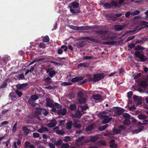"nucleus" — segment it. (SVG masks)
I'll return each mask as SVG.
<instances>
[{
	"label": "nucleus",
	"mask_w": 148,
	"mask_h": 148,
	"mask_svg": "<svg viewBox=\"0 0 148 148\" xmlns=\"http://www.w3.org/2000/svg\"><path fill=\"white\" fill-rule=\"evenodd\" d=\"M71 5L68 6L70 8V12L72 14H76L79 13L81 12V11L79 9L76 10L74 9V8H77L79 6V4L75 1L72 2L71 3Z\"/></svg>",
	"instance_id": "1"
},
{
	"label": "nucleus",
	"mask_w": 148,
	"mask_h": 148,
	"mask_svg": "<svg viewBox=\"0 0 148 148\" xmlns=\"http://www.w3.org/2000/svg\"><path fill=\"white\" fill-rule=\"evenodd\" d=\"M105 75L103 73H98L94 74L93 77L88 78V80L90 81L95 82L103 79Z\"/></svg>",
	"instance_id": "2"
},
{
	"label": "nucleus",
	"mask_w": 148,
	"mask_h": 148,
	"mask_svg": "<svg viewBox=\"0 0 148 148\" xmlns=\"http://www.w3.org/2000/svg\"><path fill=\"white\" fill-rule=\"evenodd\" d=\"M52 108L51 111L52 112L56 113L58 115L61 114L62 115H65L66 113L67 110L65 108H63L62 109H60L57 111L54 105L52 107H50Z\"/></svg>",
	"instance_id": "3"
},
{
	"label": "nucleus",
	"mask_w": 148,
	"mask_h": 148,
	"mask_svg": "<svg viewBox=\"0 0 148 148\" xmlns=\"http://www.w3.org/2000/svg\"><path fill=\"white\" fill-rule=\"evenodd\" d=\"M118 6V3L117 2L112 1L111 3H106L104 4L103 7L105 9H110L113 7V6L116 7Z\"/></svg>",
	"instance_id": "4"
},
{
	"label": "nucleus",
	"mask_w": 148,
	"mask_h": 148,
	"mask_svg": "<svg viewBox=\"0 0 148 148\" xmlns=\"http://www.w3.org/2000/svg\"><path fill=\"white\" fill-rule=\"evenodd\" d=\"M135 55L136 57L139 58L142 62H144L147 60V57L143 53H140L139 51H135Z\"/></svg>",
	"instance_id": "5"
},
{
	"label": "nucleus",
	"mask_w": 148,
	"mask_h": 148,
	"mask_svg": "<svg viewBox=\"0 0 148 148\" xmlns=\"http://www.w3.org/2000/svg\"><path fill=\"white\" fill-rule=\"evenodd\" d=\"M46 72L47 73H48L49 76L51 78H52L55 76L57 73L55 70H53L52 68L47 69Z\"/></svg>",
	"instance_id": "6"
},
{
	"label": "nucleus",
	"mask_w": 148,
	"mask_h": 148,
	"mask_svg": "<svg viewBox=\"0 0 148 148\" xmlns=\"http://www.w3.org/2000/svg\"><path fill=\"white\" fill-rule=\"evenodd\" d=\"M10 60V56H5L3 60H1L0 62V64L3 65H6L7 62Z\"/></svg>",
	"instance_id": "7"
},
{
	"label": "nucleus",
	"mask_w": 148,
	"mask_h": 148,
	"mask_svg": "<svg viewBox=\"0 0 148 148\" xmlns=\"http://www.w3.org/2000/svg\"><path fill=\"white\" fill-rule=\"evenodd\" d=\"M102 118L103 119L102 122L104 124L108 123L112 119L111 118H109L107 116H102Z\"/></svg>",
	"instance_id": "8"
},
{
	"label": "nucleus",
	"mask_w": 148,
	"mask_h": 148,
	"mask_svg": "<svg viewBox=\"0 0 148 148\" xmlns=\"http://www.w3.org/2000/svg\"><path fill=\"white\" fill-rule=\"evenodd\" d=\"M46 105L49 107H52L53 104V101L49 98H46Z\"/></svg>",
	"instance_id": "9"
},
{
	"label": "nucleus",
	"mask_w": 148,
	"mask_h": 148,
	"mask_svg": "<svg viewBox=\"0 0 148 148\" xmlns=\"http://www.w3.org/2000/svg\"><path fill=\"white\" fill-rule=\"evenodd\" d=\"M76 47L77 48L83 47L86 45V43L85 41L79 42H77L76 44Z\"/></svg>",
	"instance_id": "10"
},
{
	"label": "nucleus",
	"mask_w": 148,
	"mask_h": 148,
	"mask_svg": "<svg viewBox=\"0 0 148 148\" xmlns=\"http://www.w3.org/2000/svg\"><path fill=\"white\" fill-rule=\"evenodd\" d=\"M138 85L143 88H145L148 86V84L146 80H143L138 83Z\"/></svg>",
	"instance_id": "11"
},
{
	"label": "nucleus",
	"mask_w": 148,
	"mask_h": 148,
	"mask_svg": "<svg viewBox=\"0 0 148 148\" xmlns=\"http://www.w3.org/2000/svg\"><path fill=\"white\" fill-rule=\"evenodd\" d=\"M95 33L97 35L103 36H105L107 33L106 31L103 30H98L95 31Z\"/></svg>",
	"instance_id": "12"
},
{
	"label": "nucleus",
	"mask_w": 148,
	"mask_h": 148,
	"mask_svg": "<svg viewBox=\"0 0 148 148\" xmlns=\"http://www.w3.org/2000/svg\"><path fill=\"white\" fill-rule=\"evenodd\" d=\"M114 28L116 31H119L124 29L125 26L119 25H114Z\"/></svg>",
	"instance_id": "13"
},
{
	"label": "nucleus",
	"mask_w": 148,
	"mask_h": 148,
	"mask_svg": "<svg viewBox=\"0 0 148 148\" xmlns=\"http://www.w3.org/2000/svg\"><path fill=\"white\" fill-rule=\"evenodd\" d=\"M57 124V122L55 119L50 121V123L47 125V126L49 127H55Z\"/></svg>",
	"instance_id": "14"
},
{
	"label": "nucleus",
	"mask_w": 148,
	"mask_h": 148,
	"mask_svg": "<svg viewBox=\"0 0 148 148\" xmlns=\"http://www.w3.org/2000/svg\"><path fill=\"white\" fill-rule=\"evenodd\" d=\"M80 39L81 40H83L84 39H87L92 41V42L97 43L98 42V40L96 39H94L91 38L90 37L87 36L85 37H82Z\"/></svg>",
	"instance_id": "15"
},
{
	"label": "nucleus",
	"mask_w": 148,
	"mask_h": 148,
	"mask_svg": "<svg viewBox=\"0 0 148 148\" xmlns=\"http://www.w3.org/2000/svg\"><path fill=\"white\" fill-rule=\"evenodd\" d=\"M28 85V84L27 83L21 84H19L16 86V88L18 90H20L23 89L26 87Z\"/></svg>",
	"instance_id": "16"
},
{
	"label": "nucleus",
	"mask_w": 148,
	"mask_h": 148,
	"mask_svg": "<svg viewBox=\"0 0 148 148\" xmlns=\"http://www.w3.org/2000/svg\"><path fill=\"white\" fill-rule=\"evenodd\" d=\"M116 108L115 113L119 115H121L124 111V109L121 108L116 107Z\"/></svg>",
	"instance_id": "17"
},
{
	"label": "nucleus",
	"mask_w": 148,
	"mask_h": 148,
	"mask_svg": "<svg viewBox=\"0 0 148 148\" xmlns=\"http://www.w3.org/2000/svg\"><path fill=\"white\" fill-rule=\"evenodd\" d=\"M92 28L90 26H82L78 27L77 30H87Z\"/></svg>",
	"instance_id": "18"
},
{
	"label": "nucleus",
	"mask_w": 148,
	"mask_h": 148,
	"mask_svg": "<svg viewBox=\"0 0 148 148\" xmlns=\"http://www.w3.org/2000/svg\"><path fill=\"white\" fill-rule=\"evenodd\" d=\"M42 108H36V111L34 112V114L35 116H38L39 115L41 114V111H42Z\"/></svg>",
	"instance_id": "19"
},
{
	"label": "nucleus",
	"mask_w": 148,
	"mask_h": 148,
	"mask_svg": "<svg viewBox=\"0 0 148 148\" xmlns=\"http://www.w3.org/2000/svg\"><path fill=\"white\" fill-rule=\"evenodd\" d=\"M84 79V77H75L73 78L71 81L73 82H78Z\"/></svg>",
	"instance_id": "20"
},
{
	"label": "nucleus",
	"mask_w": 148,
	"mask_h": 148,
	"mask_svg": "<svg viewBox=\"0 0 148 148\" xmlns=\"http://www.w3.org/2000/svg\"><path fill=\"white\" fill-rule=\"evenodd\" d=\"M21 145V141L19 139H18L17 142H14L13 143V147L14 148H20L19 146Z\"/></svg>",
	"instance_id": "21"
},
{
	"label": "nucleus",
	"mask_w": 148,
	"mask_h": 148,
	"mask_svg": "<svg viewBox=\"0 0 148 148\" xmlns=\"http://www.w3.org/2000/svg\"><path fill=\"white\" fill-rule=\"evenodd\" d=\"M49 130L48 128L45 127H42L38 130L37 131L38 132L42 133L44 132H48Z\"/></svg>",
	"instance_id": "22"
},
{
	"label": "nucleus",
	"mask_w": 148,
	"mask_h": 148,
	"mask_svg": "<svg viewBox=\"0 0 148 148\" xmlns=\"http://www.w3.org/2000/svg\"><path fill=\"white\" fill-rule=\"evenodd\" d=\"M22 130L24 131V133L25 135L27 136L29 134L30 130L25 126H24L22 127Z\"/></svg>",
	"instance_id": "23"
},
{
	"label": "nucleus",
	"mask_w": 148,
	"mask_h": 148,
	"mask_svg": "<svg viewBox=\"0 0 148 148\" xmlns=\"http://www.w3.org/2000/svg\"><path fill=\"white\" fill-rule=\"evenodd\" d=\"M117 42L116 41H104L103 42V44L106 45H115L117 44Z\"/></svg>",
	"instance_id": "24"
},
{
	"label": "nucleus",
	"mask_w": 148,
	"mask_h": 148,
	"mask_svg": "<svg viewBox=\"0 0 148 148\" xmlns=\"http://www.w3.org/2000/svg\"><path fill=\"white\" fill-rule=\"evenodd\" d=\"M78 101L79 103L82 104L83 103H85L86 102V99L85 97H84L80 98H79Z\"/></svg>",
	"instance_id": "25"
},
{
	"label": "nucleus",
	"mask_w": 148,
	"mask_h": 148,
	"mask_svg": "<svg viewBox=\"0 0 148 148\" xmlns=\"http://www.w3.org/2000/svg\"><path fill=\"white\" fill-rule=\"evenodd\" d=\"M66 129L68 130H70L72 126L73 125L72 122L71 121H68L66 124Z\"/></svg>",
	"instance_id": "26"
},
{
	"label": "nucleus",
	"mask_w": 148,
	"mask_h": 148,
	"mask_svg": "<svg viewBox=\"0 0 148 148\" xmlns=\"http://www.w3.org/2000/svg\"><path fill=\"white\" fill-rule=\"evenodd\" d=\"M92 98L94 99L97 100H99L101 99V95L99 94L93 95Z\"/></svg>",
	"instance_id": "27"
},
{
	"label": "nucleus",
	"mask_w": 148,
	"mask_h": 148,
	"mask_svg": "<svg viewBox=\"0 0 148 148\" xmlns=\"http://www.w3.org/2000/svg\"><path fill=\"white\" fill-rule=\"evenodd\" d=\"M15 77H16V79L18 80L23 79H25L24 74L23 73L18 74L16 75H15Z\"/></svg>",
	"instance_id": "28"
},
{
	"label": "nucleus",
	"mask_w": 148,
	"mask_h": 148,
	"mask_svg": "<svg viewBox=\"0 0 148 148\" xmlns=\"http://www.w3.org/2000/svg\"><path fill=\"white\" fill-rule=\"evenodd\" d=\"M49 76L47 77L44 79V81L48 84H51L52 82V79Z\"/></svg>",
	"instance_id": "29"
},
{
	"label": "nucleus",
	"mask_w": 148,
	"mask_h": 148,
	"mask_svg": "<svg viewBox=\"0 0 148 148\" xmlns=\"http://www.w3.org/2000/svg\"><path fill=\"white\" fill-rule=\"evenodd\" d=\"M63 143L62 140L61 139H59L57 141H55L54 142V144L57 146L60 145L62 144Z\"/></svg>",
	"instance_id": "30"
},
{
	"label": "nucleus",
	"mask_w": 148,
	"mask_h": 148,
	"mask_svg": "<svg viewBox=\"0 0 148 148\" xmlns=\"http://www.w3.org/2000/svg\"><path fill=\"white\" fill-rule=\"evenodd\" d=\"M121 131V130L120 129L117 128L114 129L112 130V132L115 134H120Z\"/></svg>",
	"instance_id": "31"
},
{
	"label": "nucleus",
	"mask_w": 148,
	"mask_h": 148,
	"mask_svg": "<svg viewBox=\"0 0 148 148\" xmlns=\"http://www.w3.org/2000/svg\"><path fill=\"white\" fill-rule=\"evenodd\" d=\"M138 118L140 120H144L147 118V116L145 114H140L138 115Z\"/></svg>",
	"instance_id": "32"
},
{
	"label": "nucleus",
	"mask_w": 148,
	"mask_h": 148,
	"mask_svg": "<svg viewBox=\"0 0 148 148\" xmlns=\"http://www.w3.org/2000/svg\"><path fill=\"white\" fill-rule=\"evenodd\" d=\"M84 93L82 91H79L77 94V97L79 98L84 97Z\"/></svg>",
	"instance_id": "33"
},
{
	"label": "nucleus",
	"mask_w": 148,
	"mask_h": 148,
	"mask_svg": "<svg viewBox=\"0 0 148 148\" xmlns=\"http://www.w3.org/2000/svg\"><path fill=\"white\" fill-rule=\"evenodd\" d=\"M144 49V48L141 46L138 45L136 47H135L134 50H143Z\"/></svg>",
	"instance_id": "34"
},
{
	"label": "nucleus",
	"mask_w": 148,
	"mask_h": 148,
	"mask_svg": "<svg viewBox=\"0 0 148 148\" xmlns=\"http://www.w3.org/2000/svg\"><path fill=\"white\" fill-rule=\"evenodd\" d=\"M81 66H83L84 67H88V66L86 63H80L78 64V67H80Z\"/></svg>",
	"instance_id": "35"
},
{
	"label": "nucleus",
	"mask_w": 148,
	"mask_h": 148,
	"mask_svg": "<svg viewBox=\"0 0 148 148\" xmlns=\"http://www.w3.org/2000/svg\"><path fill=\"white\" fill-rule=\"evenodd\" d=\"M130 119H126L123 121V123L125 125H129L130 124Z\"/></svg>",
	"instance_id": "36"
},
{
	"label": "nucleus",
	"mask_w": 148,
	"mask_h": 148,
	"mask_svg": "<svg viewBox=\"0 0 148 148\" xmlns=\"http://www.w3.org/2000/svg\"><path fill=\"white\" fill-rule=\"evenodd\" d=\"M108 17L110 19L113 21H115L116 19V16L115 14L109 15Z\"/></svg>",
	"instance_id": "37"
},
{
	"label": "nucleus",
	"mask_w": 148,
	"mask_h": 148,
	"mask_svg": "<svg viewBox=\"0 0 148 148\" xmlns=\"http://www.w3.org/2000/svg\"><path fill=\"white\" fill-rule=\"evenodd\" d=\"M56 133L58 134L63 135L65 134V132L64 131L62 130H56Z\"/></svg>",
	"instance_id": "38"
},
{
	"label": "nucleus",
	"mask_w": 148,
	"mask_h": 148,
	"mask_svg": "<svg viewBox=\"0 0 148 148\" xmlns=\"http://www.w3.org/2000/svg\"><path fill=\"white\" fill-rule=\"evenodd\" d=\"M41 112L42 113V114H43L45 116H46L49 113V112L47 110L45 109H42Z\"/></svg>",
	"instance_id": "39"
},
{
	"label": "nucleus",
	"mask_w": 148,
	"mask_h": 148,
	"mask_svg": "<svg viewBox=\"0 0 148 148\" xmlns=\"http://www.w3.org/2000/svg\"><path fill=\"white\" fill-rule=\"evenodd\" d=\"M76 117L77 118H80L82 115V112L80 111H77L75 113Z\"/></svg>",
	"instance_id": "40"
},
{
	"label": "nucleus",
	"mask_w": 148,
	"mask_h": 148,
	"mask_svg": "<svg viewBox=\"0 0 148 148\" xmlns=\"http://www.w3.org/2000/svg\"><path fill=\"white\" fill-rule=\"evenodd\" d=\"M54 105L55 106V107H56V108L61 109V108H62V106L60 104L56 102H55L54 103Z\"/></svg>",
	"instance_id": "41"
},
{
	"label": "nucleus",
	"mask_w": 148,
	"mask_h": 148,
	"mask_svg": "<svg viewBox=\"0 0 148 148\" xmlns=\"http://www.w3.org/2000/svg\"><path fill=\"white\" fill-rule=\"evenodd\" d=\"M42 41L44 42H48L49 41V39L48 36H46L43 38Z\"/></svg>",
	"instance_id": "42"
},
{
	"label": "nucleus",
	"mask_w": 148,
	"mask_h": 148,
	"mask_svg": "<svg viewBox=\"0 0 148 148\" xmlns=\"http://www.w3.org/2000/svg\"><path fill=\"white\" fill-rule=\"evenodd\" d=\"M76 108V106L75 104H70L69 109L73 111Z\"/></svg>",
	"instance_id": "43"
},
{
	"label": "nucleus",
	"mask_w": 148,
	"mask_h": 148,
	"mask_svg": "<svg viewBox=\"0 0 148 148\" xmlns=\"http://www.w3.org/2000/svg\"><path fill=\"white\" fill-rule=\"evenodd\" d=\"M108 126V125H105L103 126L99 127V130L101 131H102L105 129Z\"/></svg>",
	"instance_id": "44"
},
{
	"label": "nucleus",
	"mask_w": 148,
	"mask_h": 148,
	"mask_svg": "<svg viewBox=\"0 0 148 148\" xmlns=\"http://www.w3.org/2000/svg\"><path fill=\"white\" fill-rule=\"evenodd\" d=\"M30 99L35 101V100L37 99L38 98V97L36 95H33L30 96Z\"/></svg>",
	"instance_id": "45"
},
{
	"label": "nucleus",
	"mask_w": 148,
	"mask_h": 148,
	"mask_svg": "<svg viewBox=\"0 0 148 148\" xmlns=\"http://www.w3.org/2000/svg\"><path fill=\"white\" fill-rule=\"evenodd\" d=\"M28 102L29 104L33 106H35L36 105L35 101L31 99H29L28 100Z\"/></svg>",
	"instance_id": "46"
},
{
	"label": "nucleus",
	"mask_w": 148,
	"mask_h": 148,
	"mask_svg": "<svg viewBox=\"0 0 148 148\" xmlns=\"http://www.w3.org/2000/svg\"><path fill=\"white\" fill-rule=\"evenodd\" d=\"M123 116L126 119H130L131 117L130 115L126 113H124L123 114Z\"/></svg>",
	"instance_id": "47"
},
{
	"label": "nucleus",
	"mask_w": 148,
	"mask_h": 148,
	"mask_svg": "<svg viewBox=\"0 0 148 148\" xmlns=\"http://www.w3.org/2000/svg\"><path fill=\"white\" fill-rule=\"evenodd\" d=\"M94 129L93 125H89L86 128V130L87 131H90Z\"/></svg>",
	"instance_id": "48"
},
{
	"label": "nucleus",
	"mask_w": 148,
	"mask_h": 148,
	"mask_svg": "<svg viewBox=\"0 0 148 148\" xmlns=\"http://www.w3.org/2000/svg\"><path fill=\"white\" fill-rule=\"evenodd\" d=\"M98 139V138L97 137L93 136L91 137L90 139L91 142H95Z\"/></svg>",
	"instance_id": "49"
},
{
	"label": "nucleus",
	"mask_w": 148,
	"mask_h": 148,
	"mask_svg": "<svg viewBox=\"0 0 148 148\" xmlns=\"http://www.w3.org/2000/svg\"><path fill=\"white\" fill-rule=\"evenodd\" d=\"M15 92L19 97H21L22 95V92L21 91L18 90H16Z\"/></svg>",
	"instance_id": "50"
},
{
	"label": "nucleus",
	"mask_w": 148,
	"mask_h": 148,
	"mask_svg": "<svg viewBox=\"0 0 148 148\" xmlns=\"http://www.w3.org/2000/svg\"><path fill=\"white\" fill-rule=\"evenodd\" d=\"M84 136H82L81 137H79L76 140V142L78 143V142H81L84 140Z\"/></svg>",
	"instance_id": "51"
},
{
	"label": "nucleus",
	"mask_w": 148,
	"mask_h": 148,
	"mask_svg": "<svg viewBox=\"0 0 148 148\" xmlns=\"http://www.w3.org/2000/svg\"><path fill=\"white\" fill-rule=\"evenodd\" d=\"M72 84L70 82H63L61 84L62 85L65 86L71 85Z\"/></svg>",
	"instance_id": "52"
},
{
	"label": "nucleus",
	"mask_w": 148,
	"mask_h": 148,
	"mask_svg": "<svg viewBox=\"0 0 148 148\" xmlns=\"http://www.w3.org/2000/svg\"><path fill=\"white\" fill-rule=\"evenodd\" d=\"M69 145L67 143H63L61 145V148H69Z\"/></svg>",
	"instance_id": "53"
},
{
	"label": "nucleus",
	"mask_w": 148,
	"mask_h": 148,
	"mask_svg": "<svg viewBox=\"0 0 148 148\" xmlns=\"http://www.w3.org/2000/svg\"><path fill=\"white\" fill-rule=\"evenodd\" d=\"M39 47L40 48L44 49L46 47V45L44 43L41 42L39 45Z\"/></svg>",
	"instance_id": "54"
},
{
	"label": "nucleus",
	"mask_w": 148,
	"mask_h": 148,
	"mask_svg": "<svg viewBox=\"0 0 148 148\" xmlns=\"http://www.w3.org/2000/svg\"><path fill=\"white\" fill-rule=\"evenodd\" d=\"M140 13V12L138 10L135 11L134 12L131 13V15H135L139 14Z\"/></svg>",
	"instance_id": "55"
},
{
	"label": "nucleus",
	"mask_w": 148,
	"mask_h": 148,
	"mask_svg": "<svg viewBox=\"0 0 148 148\" xmlns=\"http://www.w3.org/2000/svg\"><path fill=\"white\" fill-rule=\"evenodd\" d=\"M88 108V106H81V109L82 111H83L86 110Z\"/></svg>",
	"instance_id": "56"
},
{
	"label": "nucleus",
	"mask_w": 148,
	"mask_h": 148,
	"mask_svg": "<svg viewBox=\"0 0 148 148\" xmlns=\"http://www.w3.org/2000/svg\"><path fill=\"white\" fill-rule=\"evenodd\" d=\"M10 95L11 98L13 97L14 98H16V93L14 92H12L10 93Z\"/></svg>",
	"instance_id": "57"
},
{
	"label": "nucleus",
	"mask_w": 148,
	"mask_h": 148,
	"mask_svg": "<svg viewBox=\"0 0 148 148\" xmlns=\"http://www.w3.org/2000/svg\"><path fill=\"white\" fill-rule=\"evenodd\" d=\"M73 125L74 126L77 128H79L81 126V125L80 124H78L77 122H74L73 123Z\"/></svg>",
	"instance_id": "58"
},
{
	"label": "nucleus",
	"mask_w": 148,
	"mask_h": 148,
	"mask_svg": "<svg viewBox=\"0 0 148 148\" xmlns=\"http://www.w3.org/2000/svg\"><path fill=\"white\" fill-rule=\"evenodd\" d=\"M17 122H16L14 125V126L13 127L12 130V131L13 132H16V127L17 125Z\"/></svg>",
	"instance_id": "59"
},
{
	"label": "nucleus",
	"mask_w": 148,
	"mask_h": 148,
	"mask_svg": "<svg viewBox=\"0 0 148 148\" xmlns=\"http://www.w3.org/2000/svg\"><path fill=\"white\" fill-rule=\"evenodd\" d=\"M33 136L34 138H37L40 136L39 134L37 132H34L33 134Z\"/></svg>",
	"instance_id": "60"
},
{
	"label": "nucleus",
	"mask_w": 148,
	"mask_h": 148,
	"mask_svg": "<svg viewBox=\"0 0 148 148\" xmlns=\"http://www.w3.org/2000/svg\"><path fill=\"white\" fill-rule=\"evenodd\" d=\"M133 92L132 91H129L127 93V97L128 98H130L133 95Z\"/></svg>",
	"instance_id": "61"
},
{
	"label": "nucleus",
	"mask_w": 148,
	"mask_h": 148,
	"mask_svg": "<svg viewBox=\"0 0 148 148\" xmlns=\"http://www.w3.org/2000/svg\"><path fill=\"white\" fill-rule=\"evenodd\" d=\"M71 138L69 136H66L65 137L64 139V140L66 142H68L71 140Z\"/></svg>",
	"instance_id": "62"
},
{
	"label": "nucleus",
	"mask_w": 148,
	"mask_h": 148,
	"mask_svg": "<svg viewBox=\"0 0 148 148\" xmlns=\"http://www.w3.org/2000/svg\"><path fill=\"white\" fill-rule=\"evenodd\" d=\"M69 96L70 99L74 98L75 97V95L73 92H71L69 93Z\"/></svg>",
	"instance_id": "63"
},
{
	"label": "nucleus",
	"mask_w": 148,
	"mask_h": 148,
	"mask_svg": "<svg viewBox=\"0 0 148 148\" xmlns=\"http://www.w3.org/2000/svg\"><path fill=\"white\" fill-rule=\"evenodd\" d=\"M110 146L111 148H116L117 147V145L115 143L112 144H110Z\"/></svg>",
	"instance_id": "64"
}]
</instances>
